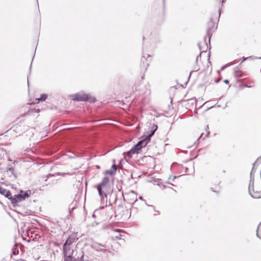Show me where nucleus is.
Masks as SVG:
<instances>
[{
	"instance_id": "43",
	"label": "nucleus",
	"mask_w": 261,
	"mask_h": 261,
	"mask_svg": "<svg viewBox=\"0 0 261 261\" xmlns=\"http://www.w3.org/2000/svg\"><path fill=\"white\" fill-rule=\"evenodd\" d=\"M116 238L117 239H121V238H120V237H117V236H116Z\"/></svg>"
},
{
	"instance_id": "7",
	"label": "nucleus",
	"mask_w": 261,
	"mask_h": 261,
	"mask_svg": "<svg viewBox=\"0 0 261 261\" xmlns=\"http://www.w3.org/2000/svg\"><path fill=\"white\" fill-rule=\"evenodd\" d=\"M76 240H77V233H71L68 236L64 244L71 246Z\"/></svg>"
},
{
	"instance_id": "42",
	"label": "nucleus",
	"mask_w": 261,
	"mask_h": 261,
	"mask_svg": "<svg viewBox=\"0 0 261 261\" xmlns=\"http://www.w3.org/2000/svg\"><path fill=\"white\" fill-rule=\"evenodd\" d=\"M56 246H59H59H60V244H58V243H56Z\"/></svg>"
},
{
	"instance_id": "1",
	"label": "nucleus",
	"mask_w": 261,
	"mask_h": 261,
	"mask_svg": "<svg viewBox=\"0 0 261 261\" xmlns=\"http://www.w3.org/2000/svg\"><path fill=\"white\" fill-rule=\"evenodd\" d=\"M31 194V192L30 190L24 192L21 190L19 194H15L14 196H12L10 200L11 201L13 206L16 207L18 206V203L24 200L25 198L30 196Z\"/></svg>"
},
{
	"instance_id": "8",
	"label": "nucleus",
	"mask_w": 261,
	"mask_h": 261,
	"mask_svg": "<svg viewBox=\"0 0 261 261\" xmlns=\"http://www.w3.org/2000/svg\"><path fill=\"white\" fill-rule=\"evenodd\" d=\"M73 250L71 248V246L63 244V253L64 256H72Z\"/></svg>"
},
{
	"instance_id": "13",
	"label": "nucleus",
	"mask_w": 261,
	"mask_h": 261,
	"mask_svg": "<svg viewBox=\"0 0 261 261\" xmlns=\"http://www.w3.org/2000/svg\"><path fill=\"white\" fill-rule=\"evenodd\" d=\"M101 244L99 243H95L91 245V248L93 249L96 250L97 251H100L103 253L106 252V250L104 249L100 248Z\"/></svg>"
},
{
	"instance_id": "3",
	"label": "nucleus",
	"mask_w": 261,
	"mask_h": 261,
	"mask_svg": "<svg viewBox=\"0 0 261 261\" xmlns=\"http://www.w3.org/2000/svg\"><path fill=\"white\" fill-rule=\"evenodd\" d=\"M248 191L250 196L253 198H261V183L249 185Z\"/></svg>"
},
{
	"instance_id": "5",
	"label": "nucleus",
	"mask_w": 261,
	"mask_h": 261,
	"mask_svg": "<svg viewBox=\"0 0 261 261\" xmlns=\"http://www.w3.org/2000/svg\"><path fill=\"white\" fill-rule=\"evenodd\" d=\"M145 48L144 45H143V48H142L143 55H142V58L141 59V62H142L141 66H142L143 67V68H144L145 69V70H146L149 65V62L151 60V57L150 55L146 54L145 53Z\"/></svg>"
},
{
	"instance_id": "55",
	"label": "nucleus",
	"mask_w": 261,
	"mask_h": 261,
	"mask_svg": "<svg viewBox=\"0 0 261 261\" xmlns=\"http://www.w3.org/2000/svg\"><path fill=\"white\" fill-rule=\"evenodd\" d=\"M164 1H165V0H164Z\"/></svg>"
},
{
	"instance_id": "25",
	"label": "nucleus",
	"mask_w": 261,
	"mask_h": 261,
	"mask_svg": "<svg viewBox=\"0 0 261 261\" xmlns=\"http://www.w3.org/2000/svg\"><path fill=\"white\" fill-rule=\"evenodd\" d=\"M259 228H261V222L259 223L258 227H257V229L256 230V236L258 238H260L261 239V237H260V236H259L258 234V229Z\"/></svg>"
},
{
	"instance_id": "23",
	"label": "nucleus",
	"mask_w": 261,
	"mask_h": 261,
	"mask_svg": "<svg viewBox=\"0 0 261 261\" xmlns=\"http://www.w3.org/2000/svg\"><path fill=\"white\" fill-rule=\"evenodd\" d=\"M56 174H57V175H61V174L59 172H58V173H56L55 174H51L50 173L49 174H48L46 176V179H45V181H46L47 180V179L49 178L51 176H54Z\"/></svg>"
},
{
	"instance_id": "29",
	"label": "nucleus",
	"mask_w": 261,
	"mask_h": 261,
	"mask_svg": "<svg viewBox=\"0 0 261 261\" xmlns=\"http://www.w3.org/2000/svg\"><path fill=\"white\" fill-rule=\"evenodd\" d=\"M21 127V125H18L17 124L13 126V127L15 128V129H18V127Z\"/></svg>"
},
{
	"instance_id": "21",
	"label": "nucleus",
	"mask_w": 261,
	"mask_h": 261,
	"mask_svg": "<svg viewBox=\"0 0 261 261\" xmlns=\"http://www.w3.org/2000/svg\"><path fill=\"white\" fill-rule=\"evenodd\" d=\"M234 75L236 77L238 78L242 76V74L241 71L239 70H235L234 73Z\"/></svg>"
},
{
	"instance_id": "2",
	"label": "nucleus",
	"mask_w": 261,
	"mask_h": 261,
	"mask_svg": "<svg viewBox=\"0 0 261 261\" xmlns=\"http://www.w3.org/2000/svg\"><path fill=\"white\" fill-rule=\"evenodd\" d=\"M72 99L76 101H87L90 103H94L96 99L92 97L90 94H86L84 92H80L72 96Z\"/></svg>"
},
{
	"instance_id": "47",
	"label": "nucleus",
	"mask_w": 261,
	"mask_h": 261,
	"mask_svg": "<svg viewBox=\"0 0 261 261\" xmlns=\"http://www.w3.org/2000/svg\"><path fill=\"white\" fill-rule=\"evenodd\" d=\"M155 212H157V213H159V211H155Z\"/></svg>"
},
{
	"instance_id": "35",
	"label": "nucleus",
	"mask_w": 261,
	"mask_h": 261,
	"mask_svg": "<svg viewBox=\"0 0 261 261\" xmlns=\"http://www.w3.org/2000/svg\"><path fill=\"white\" fill-rule=\"evenodd\" d=\"M100 246L103 247L104 248H106V244H101Z\"/></svg>"
},
{
	"instance_id": "37",
	"label": "nucleus",
	"mask_w": 261,
	"mask_h": 261,
	"mask_svg": "<svg viewBox=\"0 0 261 261\" xmlns=\"http://www.w3.org/2000/svg\"><path fill=\"white\" fill-rule=\"evenodd\" d=\"M22 127H25V128H24V130H25V129L28 127V126H24V125H23V126H22Z\"/></svg>"
},
{
	"instance_id": "34",
	"label": "nucleus",
	"mask_w": 261,
	"mask_h": 261,
	"mask_svg": "<svg viewBox=\"0 0 261 261\" xmlns=\"http://www.w3.org/2000/svg\"><path fill=\"white\" fill-rule=\"evenodd\" d=\"M219 17L221 15V9L220 8L219 9Z\"/></svg>"
},
{
	"instance_id": "11",
	"label": "nucleus",
	"mask_w": 261,
	"mask_h": 261,
	"mask_svg": "<svg viewBox=\"0 0 261 261\" xmlns=\"http://www.w3.org/2000/svg\"><path fill=\"white\" fill-rule=\"evenodd\" d=\"M0 194L4 195L5 197L9 199H11L12 195L11 192L9 190H7L6 189L1 187L0 188Z\"/></svg>"
},
{
	"instance_id": "38",
	"label": "nucleus",
	"mask_w": 261,
	"mask_h": 261,
	"mask_svg": "<svg viewBox=\"0 0 261 261\" xmlns=\"http://www.w3.org/2000/svg\"><path fill=\"white\" fill-rule=\"evenodd\" d=\"M209 134H210V132H208L207 134L206 135L205 137L208 136L209 135Z\"/></svg>"
},
{
	"instance_id": "36",
	"label": "nucleus",
	"mask_w": 261,
	"mask_h": 261,
	"mask_svg": "<svg viewBox=\"0 0 261 261\" xmlns=\"http://www.w3.org/2000/svg\"><path fill=\"white\" fill-rule=\"evenodd\" d=\"M130 192H131L133 194L136 195V193H135L134 191L132 190V191H130Z\"/></svg>"
},
{
	"instance_id": "32",
	"label": "nucleus",
	"mask_w": 261,
	"mask_h": 261,
	"mask_svg": "<svg viewBox=\"0 0 261 261\" xmlns=\"http://www.w3.org/2000/svg\"><path fill=\"white\" fill-rule=\"evenodd\" d=\"M180 176H179L178 177H179ZM178 176H173V178L172 179V180H174V179L176 178Z\"/></svg>"
},
{
	"instance_id": "26",
	"label": "nucleus",
	"mask_w": 261,
	"mask_h": 261,
	"mask_svg": "<svg viewBox=\"0 0 261 261\" xmlns=\"http://www.w3.org/2000/svg\"><path fill=\"white\" fill-rule=\"evenodd\" d=\"M31 68H32V63L31 64L30 67V73H29V75H30L31 72ZM29 76H30V75H29V76H28V86H29Z\"/></svg>"
},
{
	"instance_id": "49",
	"label": "nucleus",
	"mask_w": 261,
	"mask_h": 261,
	"mask_svg": "<svg viewBox=\"0 0 261 261\" xmlns=\"http://www.w3.org/2000/svg\"><path fill=\"white\" fill-rule=\"evenodd\" d=\"M201 137V136L200 137H199V138H198L197 140H199V138H200Z\"/></svg>"
},
{
	"instance_id": "16",
	"label": "nucleus",
	"mask_w": 261,
	"mask_h": 261,
	"mask_svg": "<svg viewBox=\"0 0 261 261\" xmlns=\"http://www.w3.org/2000/svg\"><path fill=\"white\" fill-rule=\"evenodd\" d=\"M151 136L149 134H148L147 136H146L143 140L140 141H142V145H143V147L146 146L147 144L150 141Z\"/></svg>"
},
{
	"instance_id": "33",
	"label": "nucleus",
	"mask_w": 261,
	"mask_h": 261,
	"mask_svg": "<svg viewBox=\"0 0 261 261\" xmlns=\"http://www.w3.org/2000/svg\"><path fill=\"white\" fill-rule=\"evenodd\" d=\"M211 190L213 191L214 192L218 193L216 191L214 190V189L213 188H211Z\"/></svg>"
},
{
	"instance_id": "17",
	"label": "nucleus",
	"mask_w": 261,
	"mask_h": 261,
	"mask_svg": "<svg viewBox=\"0 0 261 261\" xmlns=\"http://www.w3.org/2000/svg\"><path fill=\"white\" fill-rule=\"evenodd\" d=\"M6 171L8 172V174H9L10 176L13 175L15 177H16V174L14 171V169L12 167H9L7 168Z\"/></svg>"
},
{
	"instance_id": "9",
	"label": "nucleus",
	"mask_w": 261,
	"mask_h": 261,
	"mask_svg": "<svg viewBox=\"0 0 261 261\" xmlns=\"http://www.w3.org/2000/svg\"><path fill=\"white\" fill-rule=\"evenodd\" d=\"M142 141H139L136 144L134 145L131 148L134 151L135 154H138L140 150L143 147Z\"/></svg>"
},
{
	"instance_id": "52",
	"label": "nucleus",
	"mask_w": 261,
	"mask_h": 261,
	"mask_svg": "<svg viewBox=\"0 0 261 261\" xmlns=\"http://www.w3.org/2000/svg\"><path fill=\"white\" fill-rule=\"evenodd\" d=\"M191 74V73H190V75L189 76V79L190 77Z\"/></svg>"
},
{
	"instance_id": "19",
	"label": "nucleus",
	"mask_w": 261,
	"mask_h": 261,
	"mask_svg": "<svg viewBox=\"0 0 261 261\" xmlns=\"http://www.w3.org/2000/svg\"><path fill=\"white\" fill-rule=\"evenodd\" d=\"M47 98V95L46 94H41L40 97L39 98H37V99L38 101H45Z\"/></svg>"
},
{
	"instance_id": "51",
	"label": "nucleus",
	"mask_w": 261,
	"mask_h": 261,
	"mask_svg": "<svg viewBox=\"0 0 261 261\" xmlns=\"http://www.w3.org/2000/svg\"><path fill=\"white\" fill-rule=\"evenodd\" d=\"M144 40H145V38H144V37H143V41H144Z\"/></svg>"
},
{
	"instance_id": "54",
	"label": "nucleus",
	"mask_w": 261,
	"mask_h": 261,
	"mask_svg": "<svg viewBox=\"0 0 261 261\" xmlns=\"http://www.w3.org/2000/svg\"><path fill=\"white\" fill-rule=\"evenodd\" d=\"M212 107H211V108H212ZM210 109V108H208V109Z\"/></svg>"
},
{
	"instance_id": "12",
	"label": "nucleus",
	"mask_w": 261,
	"mask_h": 261,
	"mask_svg": "<svg viewBox=\"0 0 261 261\" xmlns=\"http://www.w3.org/2000/svg\"><path fill=\"white\" fill-rule=\"evenodd\" d=\"M117 171V166L116 165L113 164L111 170H107L106 171L105 173L106 174H109L111 176H113L115 175Z\"/></svg>"
},
{
	"instance_id": "4",
	"label": "nucleus",
	"mask_w": 261,
	"mask_h": 261,
	"mask_svg": "<svg viewBox=\"0 0 261 261\" xmlns=\"http://www.w3.org/2000/svg\"><path fill=\"white\" fill-rule=\"evenodd\" d=\"M109 181V177L105 176L102 178L101 181L98 184L97 186L98 194L102 199H104L105 197H107V195L102 191V188H104L108 184Z\"/></svg>"
},
{
	"instance_id": "40",
	"label": "nucleus",
	"mask_w": 261,
	"mask_h": 261,
	"mask_svg": "<svg viewBox=\"0 0 261 261\" xmlns=\"http://www.w3.org/2000/svg\"><path fill=\"white\" fill-rule=\"evenodd\" d=\"M95 217H96L95 215L94 214H93L92 215V217H93V218H95Z\"/></svg>"
},
{
	"instance_id": "27",
	"label": "nucleus",
	"mask_w": 261,
	"mask_h": 261,
	"mask_svg": "<svg viewBox=\"0 0 261 261\" xmlns=\"http://www.w3.org/2000/svg\"><path fill=\"white\" fill-rule=\"evenodd\" d=\"M206 38V36H205L204 38V46L203 47L202 46V50H206V46H205V38Z\"/></svg>"
},
{
	"instance_id": "50",
	"label": "nucleus",
	"mask_w": 261,
	"mask_h": 261,
	"mask_svg": "<svg viewBox=\"0 0 261 261\" xmlns=\"http://www.w3.org/2000/svg\"><path fill=\"white\" fill-rule=\"evenodd\" d=\"M116 200H117V197H115V201H116Z\"/></svg>"
},
{
	"instance_id": "41",
	"label": "nucleus",
	"mask_w": 261,
	"mask_h": 261,
	"mask_svg": "<svg viewBox=\"0 0 261 261\" xmlns=\"http://www.w3.org/2000/svg\"><path fill=\"white\" fill-rule=\"evenodd\" d=\"M139 199H141V200H143V198L142 196H140L139 197Z\"/></svg>"
},
{
	"instance_id": "15",
	"label": "nucleus",
	"mask_w": 261,
	"mask_h": 261,
	"mask_svg": "<svg viewBox=\"0 0 261 261\" xmlns=\"http://www.w3.org/2000/svg\"><path fill=\"white\" fill-rule=\"evenodd\" d=\"M254 164H255V163L253 164V167H252V170H251L250 174V182H249V185H253V183L254 182V173H255V171H254Z\"/></svg>"
},
{
	"instance_id": "53",
	"label": "nucleus",
	"mask_w": 261,
	"mask_h": 261,
	"mask_svg": "<svg viewBox=\"0 0 261 261\" xmlns=\"http://www.w3.org/2000/svg\"><path fill=\"white\" fill-rule=\"evenodd\" d=\"M222 3H223L224 2V0H222Z\"/></svg>"
},
{
	"instance_id": "48",
	"label": "nucleus",
	"mask_w": 261,
	"mask_h": 261,
	"mask_svg": "<svg viewBox=\"0 0 261 261\" xmlns=\"http://www.w3.org/2000/svg\"><path fill=\"white\" fill-rule=\"evenodd\" d=\"M258 59H261V57L257 58Z\"/></svg>"
},
{
	"instance_id": "10",
	"label": "nucleus",
	"mask_w": 261,
	"mask_h": 261,
	"mask_svg": "<svg viewBox=\"0 0 261 261\" xmlns=\"http://www.w3.org/2000/svg\"><path fill=\"white\" fill-rule=\"evenodd\" d=\"M84 252L83 251L81 252V256L80 257L78 256L77 259L72 258V256H64V261H84Z\"/></svg>"
},
{
	"instance_id": "46",
	"label": "nucleus",
	"mask_w": 261,
	"mask_h": 261,
	"mask_svg": "<svg viewBox=\"0 0 261 261\" xmlns=\"http://www.w3.org/2000/svg\"><path fill=\"white\" fill-rule=\"evenodd\" d=\"M171 177H172V176H171V175H170V177H169V179H171Z\"/></svg>"
},
{
	"instance_id": "44",
	"label": "nucleus",
	"mask_w": 261,
	"mask_h": 261,
	"mask_svg": "<svg viewBox=\"0 0 261 261\" xmlns=\"http://www.w3.org/2000/svg\"><path fill=\"white\" fill-rule=\"evenodd\" d=\"M244 87H250L249 86H247V85H245L244 86Z\"/></svg>"
},
{
	"instance_id": "22",
	"label": "nucleus",
	"mask_w": 261,
	"mask_h": 261,
	"mask_svg": "<svg viewBox=\"0 0 261 261\" xmlns=\"http://www.w3.org/2000/svg\"><path fill=\"white\" fill-rule=\"evenodd\" d=\"M158 128V126L156 125H154V128L153 127L150 130V133L149 134L151 136H152L154 133L155 132L156 130Z\"/></svg>"
},
{
	"instance_id": "31",
	"label": "nucleus",
	"mask_w": 261,
	"mask_h": 261,
	"mask_svg": "<svg viewBox=\"0 0 261 261\" xmlns=\"http://www.w3.org/2000/svg\"><path fill=\"white\" fill-rule=\"evenodd\" d=\"M223 82L225 84H228L229 83V81L228 80H224Z\"/></svg>"
},
{
	"instance_id": "28",
	"label": "nucleus",
	"mask_w": 261,
	"mask_h": 261,
	"mask_svg": "<svg viewBox=\"0 0 261 261\" xmlns=\"http://www.w3.org/2000/svg\"><path fill=\"white\" fill-rule=\"evenodd\" d=\"M251 58V57H244L242 59V61H241V64L242 62H243L244 61H245V60H246L247 59H249Z\"/></svg>"
},
{
	"instance_id": "30",
	"label": "nucleus",
	"mask_w": 261,
	"mask_h": 261,
	"mask_svg": "<svg viewBox=\"0 0 261 261\" xmlns=\"http://www.w3.org/2000/svg\"><path fill=\"white\" fill-rule=\"evenodd\" d=\"M221 78L220 77V78H218L217 79H216L215 80V82L216 83H218L221 81Z\"/></svg>"
},
{
	"instance_id": "24",
	"label": "nucleus",
	"mask_w": 261,
	"mask_h": 261,
	"mask_svg": "<svg viewBox=\"0 0 261 261\" xmlns=\"http://www.w3.org/2000/svg\"><path fill=\"white\" fill-rule=\"evenodd\" d=\"M232 64H233V63H228V64H226V65H224V66H223L221 67V68L220 70L218 71V73H219V72H220V71H222V70H224L226 67H228V66H230V65H232Z\"/></svg>"
},
{
	"instance_id": "20",
	"label": "nucleus",
	"mask_w": 261,
	"mask_h": 261,
	"mask_svg": "<svg viewBox=\"0 0 261 261\" xmlns=\"http://www.w3.org/2000/svg\"><path fill=\"white\" fill-rule=\"evenodd\" d=\"M12 254L13 255L17 254L18 253V252H19V250L18 249V246L15 245L13 247V249H12Z\"/></svg>"
},
{
	"instance_id": "18",
	"label": "nucleus",
	"mask_w": 261,
	"mask_h": 261,
	"mask_svg": "<svg viewBox=\"0 0 261 261\" xmlns=\"http://www.w3.org/2000/svg\"><path fill=\"white\" fill-rule=\"evenodd\" d=\"M123 154L125 155V157L127 156L128 158H131L132 157L133 155L135 153H134V151H133V150L130 149L129 151H128L127 152H124L123 153Z\"/></svg>"
},
{
	"instance_id": "6",
	"label": "nucleus",
	"mask_w": 261,
	"mask_h": 261,
	"mask_svg": "<svg viewBox=\"0 0 261 261\" xmlns=\"http://www.w3.org/2000/svg\"><path fill=\"white\" fill-rule=\"evenodd\" d=\"M214 27L215 23L213 20V18H211L210 20L207 22V29L206 30V35L208 38L209 44H210V40L214 32Z\"/></svg>"
},
{
	"instance_id": "14",
	"label": "nucleus",
	"mask_w": 261,
	"mask_h": 261,
	"mask_svg": "<svg viewBox=\"0 0 261 261\" xmlns=\"http://www.w3.org/2000/svg\"><path fill=\"white\" fill-rule=\"evenodd\" d=\"M205 46H206V50H202V46L201 45L200 43H198V46L199 47V50H200V53L197 56L196 61L197 62L198 59L199 58L201 57V55L202 52H206L208 49V45L207 42H206V38H205Z\"/></svg>"
},
{
	"instance_id": "39",
	"label": "nucleus",
	"mask_w": 261,
	"mask_h": 261,
	"mask_svg": "<svg viewBox=\"0 0 261 261\" xmlns=\"http://www.w3.org/2000/svg\"><path fill=\"white\" fill-rule=\"evenodd\" d=\"M210 54H208V62H209V63H210Z\"/></svg>"
},
{
	"instance_id": "45",
	"label": "nucleus",
	"mask_w": 261,
	"mask_h": 261,
	"mask_svg": "<svg viewBox=\"0 0 261 261\" xmlns=\"http://www.w3.org/2000/svg\"><path fill=\"white\" fill-rule=\"evenodd\" d=\"M149 206H151V207H153V208H154V206L153 205H149Z\"/></svg>"
}]
</instances>
